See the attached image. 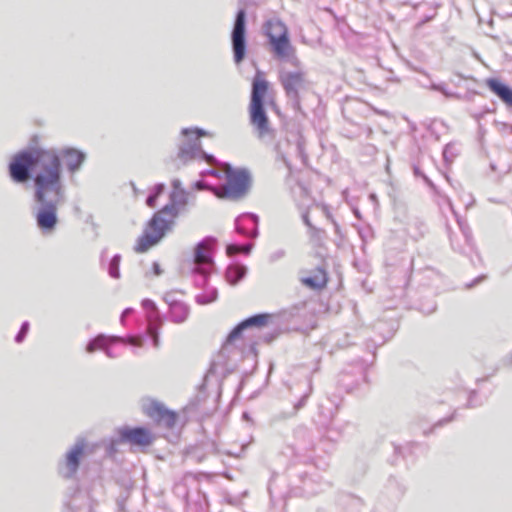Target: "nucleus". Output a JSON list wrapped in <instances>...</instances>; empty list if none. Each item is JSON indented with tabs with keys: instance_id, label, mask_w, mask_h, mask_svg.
<instances>
[{
	"instance_id": "f704fd0d",
	"label": "nucleus",
	"mask_w": 512,
	"mask_h": 512,
	"mask_svg": "<svg viewBox=\"0 0 512 512\" xmlns=\"http://www.w3.org/2000/svg\"><path fill=\"white\" fill-rule=\"evenodd\" d=\"M285 255H286V251L284 249H278L270 254L269 260H270V262H276V261L284 258Z\"/></svg>"
},
{
	"instance_id": "3c124183",
	"label": "nucleus",
	"mask_w": 512,
	"mask_h": 512,
	"mask_svg": "<svg viewBox=\"0 0 512 512\" xmlns=\"http://www.w3.org/2000/svg\"><path fill=\"white\" fill-rule=\"evenodd\" d=\"M431 18H432V17H424V20L421 22V24H423V23H425V22L429 21Z\"/></svg>"
},
{
	"instance_id": "b1692460",
	"label": "nucleus",
	"mask_w": 512,
	"mask_h": 512,
	"mask_svg": "<svg viewBox=\"0 0 512 512\" xmlns=\"http://www.w3.org/2000/svg\"><path fill=\"white\" fill-rule=\"evenodd\" d=\"M204 291L195 296V301L199 305H207L213 303L218 298V290L215 287L207 286Z\"/></svg>"
},
{
	"instance_id": "39448f33",
	"label": "nucleus",
	"mask_w": 512,
	"mask_h": 512,
	"mask_svg": "<svg viewBox=\"0 0 512 512\" xmlns=\"http://www.w3.org/2000/svg\"><path fill=\"white\" fill-rule=\"evenodd\" d=\"M207 135V132L200 128H183L181 130V143L179 145L178 157L183 160L201 158L208 164L217 163L216 158L201 149L200 137Z\"/></svg>"
},
{
	"instance_id": "f257e3e1",
	"label": "nucleus",
	"mask_w": 512,
	"mask_h": 512,
	"mask_svg": "<svg viewBox=\"0 0 512 512\" xmlns=\"http://www.w3.org/2000/svg\"><path fill=\"white\" fill-rule=\"evenodd\" d=\"M34 201L38 204L35 213L38 228L53 231L58 223L57 209L65 201L62 169L57 155L43 148L22 150L9 164V175L16 183H25L31 178L33 169Z\"/></svg>"
},
{
	"instance_id": "8fccbe9b",
	"label": "nucleus",
	"mask_w": 512,
	"mask_h": 512,
	"mask_svg": "<svg viewBox=\"0 0 512 512\" xmlns=\"http://www.w3.org/2000/svg\"><path fill=\"white\" fill-rule=\"evenodd\" d=\"M300 478L302 480V482L304 483V486H307V481L310 480L308 478V473L307 472H304L300 475Z\"/></svg>"
},
{
	"instance_id": "4c0bfd02",
	"label": "nucleus",
	"mask_w": 512,
	"mask_h": 512,
	"mask_svg": "<svg viewBox=\"0 0 512 512\" xmlns=\"http://www.w3.org/2000/svg\"><path fill=\"white\" fill-rule=\"evenodd\" d=\"M254 247V244L252 242L240 244V253L249 255Z\"/></svg>"
},
{
	"instance_id": "09e8293b",
	"label": "nucleus",
	"mask_w": 512,
	"mask_h": 512,
	"mask_svg": "<svg viewBox=\"0 0 512 512\" xmlns=\"http://www.w3.org/2000/svg\"><path fill=\"white\" fill-rule=\"evenodd\" d=\"M172 186H173V190H183L180 186H181V182L179 179H174L172 181Z\"/></svg>"
},
{
	"instance_id": "6ab92c4d",
	"label": "nucleus",
	"mask_w": 512,
	"mask_h": 512,
	"mask_svg": "<svg viewBox=\"0 0 512 512\" xmlns=\"http://www.w3.org/2000/svg\"><path fill=\"white\" fill-rule=\"evenodd\" d=\"M328 281L327 272L323 267H317L311 271V275L302 278V283L314 290L323 289Z\"/></svg>"
},
{
	"instance_id": "bb28decb",
	"label": "nucleus",
	"mask_w": 512,
	"mask_h": 512,
	"mask_svg": "<svg viewBox=\"0 0 512 512\" xmlns=\"http://www.w3.org/2000/svg\"><path fill=\"white\" fill-rule=\"evenodd\" d=\"M120 261L121 255L115 254L108 264V274L114 279L120 278Z\"/></svg>"
},
{
	"instance_id": "dca6fc26",
	"label": "nucleus",
	"mask_w": 512,
	"mask_h": 512,
	"mask_svg": "<svg viewBox=\"0 0 512 512\" xmlns=\"http://www.w3.org/2000/svg\"><path fill=\"white\" fill-rule=\"evenodd\" d=\"M259 218L254 213H243L235 219V228L239 234L255 239L258 237Z\"/></svg>"
},
{
	"instance_id": "ddd939ff",
	"label": "nucleus",
	"mask_w": 512,
	"mask_h": 512,
	"mask_svg": "<svg viewBox=\"0 0 512 512\" xmlns=\"http://www.w3.org/2000/svg\"><path fill=\"white\" fill-rule=\"evenodd\" d=\"M249 113L250 123L254 127L258 137L262 140L267 138L271 139L273 137V130L269 125L264 103H250Z\"/></svg>"
},
{
	"instance_id": "7c9ffc66",
	"label": "nucleus",
	"mask_w": 512,
	"mask_h": 512,
	"mask_svg": "<svg viewBox=\"0 0 512 512\" xmlns=\"http://www.w3.org/2000/svg\"><path fill=\"white\" fill-rule=\"evenodd\" d=\"M431 88L433 90L441 92L447 98H459V96L456 93L448 91L444 84H433Z\"/></svg>"
},
{
	"instance_id": "de8ad7c7",
	"label": "nucleus",
	"mask_w": 512,
	"mask_h": 512,
	"mask_svg": "<svg viewBox=\"0 0 512 512\" xmlns=\"http://www.w3.org/2000/svg\"><path fill=\"white\" fill-rule=\"evenodd\" d=\"M503 361L506 366H512V351L506 355Z\"/></svg>"
},
{
	"instance_id": "f8f14e48",
	"label": "nucleus",
	"mask_w": 512,
	"mask_h": 512,
	"mask_svg": "<svg viewBox=\"0 0 512 512\" xmlns=\"http://www.w3.org/2000/svg\"><path fill=\"white\" fill-rule=\"evenodd\" d=\"M152 432L145 427L124 426L118 429V443L137 447H147L153 443Z\"/></svg>"
},
{
	"instance_id": "a19ab883",
	"label": "nucleus",
	"mask_w": 512,
	"mask_h": 512,
	"mask_svg": "<svg viewBox=\"0 0 512 512\" xmlns=\"http://www.w3.org/2000/svg\"><path fill=\"white\" fill-rule=\"evenodd\" d=\"M194 188L196 190H205L208 188V184L203 180H198L194 183Z\"/></svg>"
},
{
	"instance_id": "2f4dec72",
	"label": "nucleus",
	"mask_w": 512,
	"mask_h": 512,
	"mask_svg": "<svg viewBox=\"0 0 512 512\" xmlns=\"http://www.w3.org/2000/svg\"><path fill=\"white\" fill-rule=\"evenodd\" d=\"M28 331H29V322L25 321L22 323L20 330L18 331L17 335L15 336V341L17 343H21L25 339Z\"/></svg>"
},
{
	"instance_id": "20e7f679",
	"label": "nucleus",
	"mask_w": 512,
	"mask_h": 512,
	"mask_svg": "<svg viewBox=\"0 0 512 512\" xmlns=\"http://www.w3.org/2000/svg\"><path fill=\"white\" fill-rule=\"evenodd\" d=\"M216 244L214 237L208 236L201 240L194 248L193 268L194 283L199 288L208 285L210 273L214 267L213 249Z\"/></svg>"
},
{
	"instance_id": "c9c22d12",
	"label": "nucleus",
	"mask_w": 512,
	"mask_h": 512,
	"mask_svg": "<svg viewBox=\"0 0 512 512\" xmlns=\"http://www.w3.org/2000/svg\"><path fill=\"white\" fill-rule=\"evenodd\" d=\"M174 295H175V292L174 291H170V292L165 293V295L163 297L164 301L169 305V308H171L174 305V303H179L180 302L179 300H177L175 298Z\"/></svg>"
},
{
	"instance_id": "603ef678",
	"label": "nucleus",
	"mask_w": 512,
	"mask_h": 512,
	"mask_svg": "<svg viewBox=\"0 0 512 512\" xmlns=\"http://www.w3.org/2000/svg\"><path fill=\"white\" fill-rule=\"evenodd\" d=\"M243 418H244V419H248V418H249V415H248V413H247V412H244V413H243Z\"/></svg>"
},
{
	"instance_id": "9b49d317",
	"label": "nucleus",
	"mask_w": 512,
	"mask_h": 512,
	"mask_svg": "<svg viewBox=\"0 0 512 512\" xmlns=\"http://www.w3.org/2000/svg\"><path fill=\"white\" fill-rule=\"evenodd\" d=\"M85 442L78 440L65 454L62 461L58 463V472L64 479H72L78 472L80 462L84 456Z\"/></svg>"
},
{
	"instance_id": "0eeeda50",
	"label": "nucleus",
	"mask_w": 512,
	"mask_h": 512,
	"mask_svg": "<svg viewBox=\"0 0 512 512\" xmlns=\"http://www.w3.org/2000/svg\"><path fill=\"white\" fill-rule=\"evenodd\" d=\"M224 175L226 183L223 197L230 200H240L248 194L252 183V176L248 169L233 168L230 164H226Z\"/></svg>"
},
{
	"instance_id": "f3484780",
	"label": "nucleus",
	"mask_w": 512,
	"mask_h": 512,
	"mask_svg": "<svg viewBox=\"0 0 512 512\" xmlns=\"http://www.w3.org/2000/svg\"><path fill=\"white\" fill-rule=\"evenodd\" d=\"M247 329L245 327V325L243 324V322L241 321L240 323H238L232 330L231 332L228 334L227 338H226V343L224 344V346L222 347L219 355H218V358L219 360L216 361V360H213L211 365H210V368L208 370V373L206 375V377H208L209 375L211 374H215L218 372V368L219 366H224V361H221L222 358H224V354L226 353V351L229 349V345L230 343H232L234 340H236L237 338H239L242 334V332Z\"/></svg>"
},
{
	"instance_id": "9d476101",
	"label": "nucleus",
	"mask_w": 512,
	"mask_h": 512,
	"mask_svg": "<svg viewBox=\"0 0 512 512\" xmlns=\"http://www.w3.org/2000/svg\"><path fill=\"white\" fill-rule=\"evenodd\" d=\"M116 342H124L126 344L141 347L144 342V337L128 336L123 338L120 336H106L104 334H99L87 343L86 351L88 353H93L98 349H102L109 358H114L115 355L109 346Z\"/></svg>"
},
{
	"instance_id": "423d86ee",
	"label": "nucleus",
	"mask_w": 512,
	"mask_h": 512,
	"mask_svg": "<svg viewBox=\"0 0 512 512\" xmlns=\"http://www.w3.org/2000/svg\"><path fill=\"white\" fill-rule=\"evenodd\" d=\"M264 31L269 39L272 51L279 59H288L294 55L288 29L286 25L278 18H271L264 24Z\"/></svg>"
},
{
	"instance_id": "412c9836",
	"label": "nucleus",
	"mask_w": 512,
	"mask_h": 512,
	"mask_svg": "<svg viewBox=\"0 0 512 512\" xmlns=\"http://www.w3.org/2000/svg\"><path fill=\"white\" fill-rule=\"evenodd\" d=\"M189 313V306L182 301L174 303V305L169 308V318L173 323H183L188 318Z\"/></svg>"
},
{
	"instance_id": "c756f323",
	"label": "nucleus",
	"mask_w": 512,
	"mask_h": 512,
	"mask_svg": "<svg viewBox=\"0 0 512 512\" xmlns=\"http://www.w3.org/2000/svg\"><path fill=\"white\" fill-rule=\"evenodd\" d=\"M312 392V385H311V382H309V388H308V392H306L301 398L300 400L294 404V407H293V412L290 414V416H293L295 415L301 408H303L305 405H306V402L310 396Z\"/></svg>"
},
{
	"instance_id": "5701e85b",
	"label": "nucleus",
	"mask_w": 512,
	"mask_h": 512,
	"mask_svg": "<svg viewBox=\"0 0 512 512\" xmlns=\"http://www.w3.org/2000/svg\"><path fill=\"white\" fill-rule=\"evenodd\" d=\"M143 409L144 413L155 422L169 411L164 404L155 400H151L148 404L144 405Z\"/></svg>"
},
{
	"instance_id": "a18cd8bd",
	"label": "nucleus",
	"mask_w": 512,
	"mask_h": 512,
	"mask_svg": "<svg viewBox=\"0 0 512 512\" xmlns=\"http://www.w3.org/2000/svg\"><path fill=\"white\" fill-rule=\"evenodd\" d=\"M302 219H303V222L304 224L308 227V228H311V226H314L311 222H310V219H309V215L308 213H304L302 215Z\"/></svg>"
},
{
	"instance_id": "6e6552de",
	"label": "nucleus",
	"mask_w": 512,
	"mask_h": 512,
	"mask_svg": "<svg viewBox=\"0 0 512 512\" xmlns=\"http://www.w3.org/2000/svg\"><path fill=\"white\" fill-rule=\"evenodd\" d=\"M231 44L233 58L236 64H240L246 56V11L241 8L235 16L233 29L231 32Z\"/></svg>"
},
{
	"instance_id": "864d4df0",
	"label": "nucleus",
	"mask_w": 512,
	"mask_h": 512,
	"mask_svg": "<svg viewBox=\"0 0 512 512\" xmlns=\"http://www.w3.org/2000/svg\"><path fill=\"white\" fill-rule=\"evenodd\" d=\"M370 198H371L373 201H376V195H375V194H371V195H370Z\"/></svg>"
},
{
	"instance_id": "c03bdc74",
	"label": "nucleus",
	"mask_w": 512,
	"mask_h": 512,
	"mask_svg": "<svg viewBox=\"0 0 512 512\" xmlns=\"http://www.w3.org/2000/svg\"><path fill=\"white\" fill-rule=\"evenodd\" d=\"M453 418H454V414H452V415H451L450 417H448V418H444V419H442V420L438 421V422L435 424V427H437V426H442V425H444V424H446V423H449V422H451V421L453 420Z\"/></svg>"
},
{
	"instance_id": "7ed1b4c3",
	"label": "nucleus",
	"mask_w": 512,
	"mask_h": 512,
	"mask_svg": "<svg viewBox=\"0 0 512 512\" xmlns=\"http://www.w3.org/2000/svg\"><path fill=\"white\" fill-rule=\"evenodd\" d=\"M288 60L296 69L280 68L278 79L293 110L301 111V93L309 89L310 81L307 72L300 67V60L295 55Z\"/></svg>"
},
{
	"instance_id": "58836bf2",
	"label": "nucleus",
	"mask_w": 512,
	"mask_h": 512,
	"mask_svg": "<svg viewBox=\"0 0 512 512\" xmlns=\"http://www.w3.org/2000/svg\"><path fill=\"white\" fill-rule=\"evenodd\" d=\"M413 171H414V175H415V176H420V177H422L428 185L432 186V182L429 180V178H428L426 175H424V174L421 172V170H420V168H419V167L414 166V167H413Z\"/></svg>"
},
{
	"instance_id": "cd10ccee",
	"label": "nucleus",
	"mask_w": 512,
	"mask_h": 512,
	"mask_svg": "<svg viewBox=\"0 0 512 512\" xmlns=\"http://www.w3.org/2000/svg\"><path fill=\"white\" fill-rule=\"evenodd\" d=\"M177 420V414L174 411L169 410L166 412L158 421H156L159 425L164 426L165 428L171 429L175 426Z\"/></svg>"
},
{
	"instance_id": "6e6d98bb",
	"label": "nucleus",
	"mask_w": 512,
	"mask_h": 512,
	"mask_svg": "<svg viewBox=\"0 0 512 512\" xmlns=\"http://www.w3.org/2000/svg\"><path fill=\"white\" fill-rule=\"evenodd\" d=\"M273 338H274V337H273V336H271L270 338H268V339H267V341L269 342V341H271Z\"/></svg>"
},
{
	"instance_id": "2eb2a0df",
	"label": "nucleus",
	"mask_w": 512,
	"mask_h": 512,
	"mask_svg": "<svg viewBox=\"0 0 512 512\" xmlns=\"http://www.w3.org/2000/svg\"><path fill=\"white\" fill-rule=\"evenodd\" d=\"M46 151H53L58 158L59 164H61V159L64 161L68 171L70 173L77 172L83 162L85 161L86 155L85 153L75 149V148H62V149H56V148H49L45 149Z\"/></svg>"
},
{
	"instance_id": "49530a36",
	"label": "nucleus",
	"mask_w": 512,
	"mask_h": 512,
	"mask_svg": "<svg viewBox=\"0 0 512 512\" xmlns=\"http://www.w3.org/2000/svg\"><path fill=\"white\" fill-rule=\"evenodd\" d=\"M475 391H472L469 395V399H468V407H475L476 404H474V396H475Z\"/></svg>"
},
{
	"instance_id": "37998d69",
	"label": "nucleus",
	"mask_w": 512,
	"mask_h": 512,
	"mask_svg": "<svg viewBox=\"0 0 512 512\" xmlns=\"http://www.w3.org/2000/svg\"><path fill=\"white\" fill-rule=\"evenodd\" d=\"M133 312V309L132 308H126L122 314H121V322L124 323L126 317H128L131 313Z\"/></svg>"
},
{
	"instance_id": "aec40b11",
	"label": "nucleus",
	"mask_w": 512,
	"mask_h": 512,
	"mask_svg": "<svg viewBox=\"0 0 512 512\" xmlns=\"http://www.w3.org/2000/svg\"><path fill=\"white\" fill-rule=\"evenodd\" d=\"M268 91V81L260 78L258 74L253 79L250 103H264Z\"/></svg>"
},
{
	"instance_id": "e433bc0d",
	"label": "nucleus",
	"mask_w": 512,
	"mask_h": 512,
	"mask_svg": "<svg viewBox=\"0 0 512 512\" xmlns=\"http://www.w3.org/2000/svg\"><path fill=\"white\" fill-rule=\"evenodd\" d=\"M486 278H487V276L485 274H482V275L476 277L471 282L467 283L465 285V287H466V289H471V288L475 287L476 285H478L479 283H481L482 281H484Z\"/></svg>"
},
{
	"instance_id": "1a4fd4ad",
	"label": "nucleus",
	"mask_w": 512,
	"mask_h": 512,
	"mask_svg": "<svg viewBox=\"0 0 512 512\" xmlns=\"http://www.w3.org/2000/svg\"><path fill=\"white\" fill-rule=\"evenodd\" d=\"M305 141L298 132H287L283 140H279L276 144L278 156L282 159L286 167L290 170V157L303 158Z\"/></svg>"
},
{
	"instance_id": "72a5a7b5",
	"label": "nucleus",
	"mask_w": 512,
	"mask_h": 512,
	"mask_svg": "<svg viewBox=\"0 0 512 512\" xmlns=\"http://www.w3.org/2000/svg\"><path fill=\"white\" fill-rule=\"evenodd\" d=\"M222 173L224 174V171L212 168V169H207V170L201 171L200 176L202 178H204L207 175H212V176H215L217 178H221L222 177Z\"/></svg>"
},
{
	"instance_id": "f03ea898",
	"label": "nucleus",
	"mask_w": 512,
	"mask_h": 512,
	"mask_svg": "<svg viewBox=\"0 0 512 512\" xmlns=\"http://www.w3.org/2000/svg\"><path fill=\"white\" fill-rule=\"evenodd\" d=\"M169 200L168 204L154 213L143 234L138 238L134 248L137 253L148 251L158 244L167 232L172 230L174 220L180 209L187 204V194L185 190H173L170 193Z\"/></svg>"
},
{
	"instance_id": "a211bd4d",
	"label": "nucleus",
	"mask_w": 512,
	"mask_h": 512,
	"mask_svg": "<svg viewBox=\"0 0 512 512\" xmlns=\"http://www.w3.org/2000/svg\"><path fill=\"white\" fill-rule=\"evenodd\" d=\"M486 86L507 106L512 107V88L497 78L486 79Z\"/></svg>"
},
{
	"instance_id": "5fc2aeb1",
	"label": "nucleus",
	"mask_w": 512,
	"mask_h": 512,
	"mask_svg": "<svg viewBox=\"0 0 512 512\" xmlns=\"http://www.w3.org/2000/svg\"><path fill=\"white\" fill-rule=\"evenodd\" d=\"M131 186H132L133 190L136 192L137 189H136V186H135V184L133 182H131Z\"/></svg>"
},
{
	"instance_id": "ea45409f",
	"label": "nucleus",
	"mask_w": 512,
	"mask_h": 512,
	"mask_svg": "<svg viewBox=\"0 0 512 512\" xmlns=\"http://www.w3.org/2000/svg\"><path fill=\"white\" fill-rule=\"evenodd\" d=\"M320 234H321V230L316 228L315 226H311V228H309V235L311 237V239H319L320 238Z\"/></svg>"
},
{
	"instance_id": "393cba45",
	"label": "nucleus",
	"mask_w": 512,
	"mask_h": 512,
	"mask_svg": "<svg viewBox=\"0 0 512 512\" xmlns=\"http://www.w3.org/2000/svg\"><path fill=\"white\" fill-rule=\"evenodd\" d=\"M269 318H270L269 314L260 313V314H255L253 316H250V317L244 319L242 322L246 328L262 327V326L266 325Z\"/></svg>"
},
{
	"instance_id": "79ce46f5",
	"label": "nucleus",
	"mask_w": 512,
	"mask_h": 512,
	"mask_svg": "<svg viewBox=\"0 0 512 512\" xmlns=\"http://www.w3.org/2000/svg\"><path fill=\"white\" fill-rule=\"evenodd\" d=\"M152 268H153V273L156 276H160L163 272L162 269L160 268V265L158 262H153Z\"/></svg>"
},
{
	"instance_id": "4be33fe9",
	"label": "nucleus",
	"mask_w": 512,
	"mask_h": 512,
	"mask_svg": "<svg viewBox=\"0 0 512 512\" xmlns=\"http://www.w3.org/2000/svg\"><path fill=\"white\" fill-rule=\"evenodd\" d=\"M246 273V266L234 264L227 267L225 277L229 284L236 285L245 277Z\"/></svg>"
},
{
	"instance_id": "4468645a",
	"label": "nucleus",
	"mask_w": 512,
	"mask_h": 512,
	"mask_svg": "<svg viewBox=\"0 0 512 512\" xmlns=\"http://www.w3.org/2000/svg\"><path fill=\"white\" fill-rule=\"evenodd\" d=\"M143 308L147 311V336L151 339L155 348L159 347V330L162 326V318L156 304L150 299L142 301Z\"/></svg>"
},
{
	"instance_id": "473e14b6",
	"label": "nucleus",
	"mask_w": 512,
	"mask_h": 512,
	"mask_svg": "<svg viewBox=\"0 0 512 512\" xmlns=\"http://www.w3.org/2000/svg\"><path fill=\"white\" fill-rule=\"evenodd\" d=\"M240 244L231 243L226 246V253L232 257L240 253Z\"/></svg>"
},
{
	"instance_id": "c85d7f7f",
	"label": "nucleus",
	"mask_w": 512,
	"mask_h": 512,
	"mask_svg": "<svg viewBox=\"0 0 512 512\" xmlns=\"http://www.w3.org/2000/svg\"><path fill=\"white\" fill-rule=\"evenodd\" d=\"M459 151L456 146L452 143L447 144L443 149V158L447 164H450L454 161L455 157L458 155Z\"/></svg>"
},
{
	"instance_id": "a878e982",
	"label": "nucleus",
	"mask_w": 512,
	"mask_h": 512,
	"mask_svg": "<svg viewBox=\"0 0 512 512\" xmlns=\"http://www.w3.org/2000/svg\"><path fill=\"white\" fill-rule=\"evenodd\" d=\"M165 185L163 183H158L152 187L150 190L149 195L146 199V204L150 208H154L157 203L158 197L164 192Z\"/></svg>"
}]
</instances>
